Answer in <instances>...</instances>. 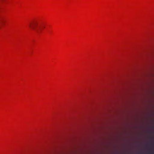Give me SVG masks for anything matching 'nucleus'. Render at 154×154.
I'll return each instance as SVG.
<instances>
[{
  "label": "nucleus",
  "instance_id": "1",
  "mask_svg": "<svg viewBox=\"0 0 154 154\" xmlns=\"http://www.w3.org/2000/svg\"><path fill=\"white\" fill-rule=\"evenodd\" d=\"M29 27L38 34H40L42 32V29L45 28L43 23L36 20L30 22Z\"/></svg>",
  "mask_w": 154,
  "mask_h": 154
},
{
  "label": "nucleus",
  "instance_id": "3",
  "mask_svg": "<svg viewBox=\"0 0 154 154\" xmlns=\"http://www.w3.org/2000/svg\"><path fill=\"white\" fill-rule=\"evenodd\" d=\"M4 0H0V3H1Z\"/></svg>",
  "mask_w": 154,
  "mask_h": 154
},
{
  "label": "nucleus",
  "instance_id": "2",
  "mask_svg": "<svg viewBox=\"0 0 154 154\" xmlns=\"http://www.w3.org/2000/svg\"><path fill=\"white\" fill-rule=\"evenodd\" d=\"M5 22L4 19L2 17H0V28L2 26L4 25Z\"/></svg>",
  "mask_w": 154,
  "mask_h": 154
}]
</instances>
